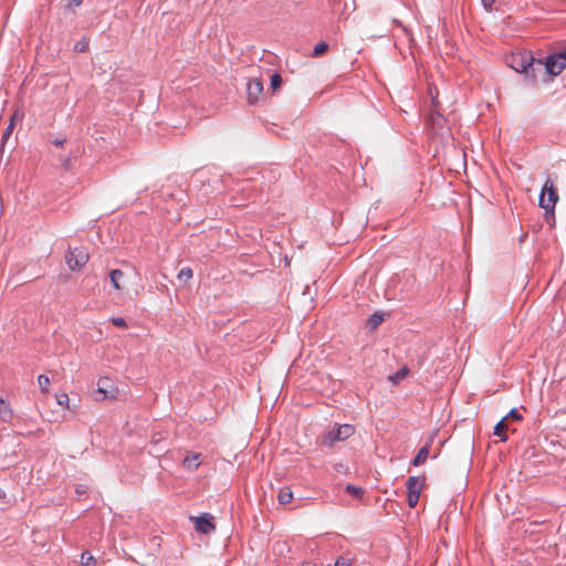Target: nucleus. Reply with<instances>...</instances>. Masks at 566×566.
Masks as SVG:
<instances>
[{"instance_id": "1", "label": "nucleus", "mask_w": 566, "mask_h": 566, "mask_svg": "<svg viewBox=\"0 0 566 566\" xmlns=\"http://www.w3.org/2000/svg\"><path fill=\"white\" fill-rule=\"evenodd\" d=\"M506 64L531 81H535L538 73L543 72V61L534 59L530 51L511 53L506 57Z\"/></svg>"}, {"instance_id": "2", "label": "nucleus", "mask_w": 566, "mask_h": 566, "mask_svg": "<svg viewBox=\"0 0 566 566\" xmlns=\"http://www.w3.org/2000/svg\"><path fill=\"white\" fill-rule=\"evenodd\" d=\"M559 199L557 187L549 177L546 179L542 191L539 193V207L545 210L546 221H554L555 219V206Z\"/></svg>"}, {"instance_id": "3", "label": "nucleus", "mask_w": 566, "mask_h": 566, "mask_svg": "<svg viewBox=\"0 0 566 566\" xmlns=\"http://www.w3.org/2000/svg\"><path fill=\"white\" fill-rule=\"evenodd\" d=\"M355 433V427L348 423L342 426H333L328 428L322 436V443L333 447L337 441H345Z\"/></svg>"}, {"instance_id": "4", "label": "nucleus", "mask_w": 566, "mask_h": 566, "mask_svg": "<svg viewBox=\"0 0 566 566\" xmlns=\"http://www.w3.org/2000/svg\"><path fill=\"white\" fill-rule=\"evenodd\" d=\"M407 486V500L410 507H415L418 504L420 493L426 486V476H409L406 483Z\"/></svg>"}, {"instance_id": "5", "label": "nucleus", "mask_w": 566, "mask_h": 566, "mask_svg": "<svg viewBox=\"0 0 566 566\" xmlns=\"http://www.w3.org/2000/svg\"><path fill=\"white\" fill-rule=\"evenodd\" d=\"M566 67V53L558 52L555 54H551L546 57V61L543 62V72L549 75H558Z\"/></svg>"}, {"instance_id": "6", "label": "nucleus", "mask_w": 566, "mask_h": 566, "mask_svg": "<svg viewBox=\"0 0 566 566\" xmlns=\"http://www.w3.org/2000/svg\"><path fill=\"white\" fill-rule=\"evenodd\" d=\"M87 261L88 253L81 248L70 249L65 255V262L72 271L83 269Z\"/></svg>"}, {"instance_id": "7", "label": "nucleus", "mask_w": 566, "mask_h": 566, "mask_svg": "<svg viewBox=\"0 0 566 566\" xmlns=\"http://www.w3.org/2000/svg\"><path fill=\"white\" fill-rule=\"evenodd\" d=\"M195 530L202 534H211L216 530L214 517L209 513H203L200 516H191Z\"/></svg>"}, {"instance_id": "8", "label": "nucleus", "mask_w": 566, "mask_h": 566, "mask_svg": "<svg viewBox=\"0 0 566 566\" xmlns=\"http://www.w3.org/2000/svg\"><path fill=\"white\" fill-rule=\"evenodd\" d=\"M263 96V83L261 78H251L247 83V98L250 105L256 104Z\"/></svg>"}, {"instance_id": "9", "label": "nucleus", "mask_w": 566, "mask_h": 566, "mask_svg": "<svg viewBox=\"0 0 566 566\" xmlns=\"http://www.w3.org/2000/svg\"><path fill=\"white\" fill-rule=\"evenodd\" d=\"M126 279L127 275L122 270L116 269L109 272V281L117 292H122L124 290Z\"/></svg>"}, {"instance_id": "10", "label": "nucleus", "mask_w": 566, "mask_h": 566, "mask_svg": "<svg viewBox=\"0 0 566 566\" xmlns=\"http://www.w3.org/2000/svg\"><path fill=\"white\" fill-rule=\"evenodd\" d=\"M200 458H201L200 453H196V452L189 453L182 461L184 468L189 471L196 470L200 465Z\"/></svg>"}, {"instance_id": "11", "label": "nucleus", "mask_w": 566, "mask_h": 566, "mask_svg": "<svg viewBox=\"0 0 566 566\" xmlns=\"http://www.w3.org/2000/svg\"><path fill=\"white\" fill-rule=\"evenodd\" d=\"M13 417V411L10 405L3 397H0V420L2 422H10Z\"/></svg>"}, {"instance_id": "12", "label": "nucleus", "mask_w": 566, "mask_h": 566, "mask_svg": "<svg viewBox=\"0 0 566 566\" xmlns=\"http://www.w3.org/2000/svg\"><path fill=\"white\" fill-rule=\"evenodd\" d=\"M429 452H430V444L427 443L424 447H422L418 451L417 455L413 458L412 465L419 467V465L423 464L429 457Z\"/></svg>"}, {"instance_id": "13", "label": "nucleus", "mask_w": 566, "mask_h": 566, "mask_svg": "<svg viewBox=\"0 0 566 566\" xmlns=\"http://www.w3.org/2000/svg\"><path fill=\"white\" fill-rule=\"evenodd\" d=\"M507 421L503 418L501 421H499L494 428V436L500 437L501 441H506V431L509 429V426L506 423Z\"/></svg>"}, {"instance_id": "14", "label": "nucleus", "mask_w": 566, "mask_h": 566, "mask_svg": "<svg viewBox=\"0 0 566 566\" xmlns=\"http://www.w3.org/2000/svg\"><path fill=\"white\" fill-rule=\"evenodd\" d=\"M293 499V492L290 488H282L279 492L277 500L281 504H287Z\"/></svg>"}, {"instance_id": "15", "label": "nucleus", "mask_w": 566, "mask_h": 566, "mask_svg": "<svg viewBox=\"0 0 566 566\" xmlns=\"http://www.w3.org/2000/svg\"><path fill=\"white\" fill-rule=\"evenodd\" d=\"M21 118H22V116L19 113H14L12 115L10 124L8 125V127L6 128V130H4L3 135H2V140L3 142L7 140L10 137V135H11L13 128H14V120L21 119Z\"/></svg>"}, {"instance_id": "16", "label": "nucleus", "mask_w": 566, "mask_h": 566, "mask_svg": "<svg viewBox=\"0 0 566 566\" xmlns=\"http://www.w3.org/2000/svg\"><path fill=\"white\" fill-rule=\"evenodd\" d=\"M80 562L83 566H95L96 565V558L90 552H83L81 554Z\"/></svg>"}, {"instance_id": "17", "label": "nucleus", "mask_w": 566, "mask_h": 566, "mask_svg": "<svg viewBox=\"0 0 566 566\" xmlns=\"http://www.w3.org/2000/svg\"><path fill=\"white\" fill-rule=\"evenodd\" d=\"M327 50H328V44L324 41H321L314 46L313 56L318 57V56L323 55L324 53H326Z\"/></svg>"}, {"instance_id": "18", "label": "nucleus", "mask_w": 566, "mask_h": 566, "mask_svg": "<svg viewBox=\"0 0 566 566\" xmlns=\"http://www.w3.org/2000/svg\"><path fill=\"white\" fill-rule=\"evenodd\" d=\"M38 384L40 386V389L43 394L49 392V386H50V378L45 375H40L38 377Z\"/></svg>"}, {"instance_id": "19", "label": "nucleus", "mask_w": 566, "mask_h": 566, "mask_svg": "<svg viewBox=\"0 0 566 566\" xmlns=\"http://www.w3.org/2000/svg\"><path fill=\"white\" fill-rule=\"evenodd\" d=\"M345 491L354 497L360 499L364 495V490L359 486L348 484Z\"/></svg>"}, {"instance_id": "20", "label": "nucleus", "mask_w": 566, "mask_h": 566, "mask_svg": "<svg viewBox=\"0 0 566 566\" xmlns=\"http://www.w3.org/2000/svg\"><path fill=\"white\" fill-rule=\"evenodd\" d=\"M193 273L190 268H182L178 273V280L180 281H189L192 277Z\"/></svg>"}, {"instance_id": "21", "label": "nucleus", "mask_w": 566, "mask_h": 566, "mask_svg": "<svg viewBox=\"0 0 566 566\" xmlns=\"http://www.w3.org/2000/svg\"><path fill=\"white\" fill-rule=\"evenodd\" d=\"M55 399H56L57 405L70 409V406H69L70 398H69L67 394H65V392L57 394L55 396Z\"/></svg>"}, {"instance_id": "22", "label": "nucleus", "mask_w": 566, "mask_h": 566, "mask_svg": "<svg viewBox=\"0 0 566 566\" xmlns=\"http://www.w3.org/2000/svg\"><path fill=\"white\" fill-rule=\"evenodd\" d=\"M271 88L273 92H275L276 90H279L282 85V77L280 74L275 73L271 76Z\"/></svg>"}, {"instance_id": "23", "label": "nucleus", "mask_w": 566, "mask_h": 566, "mask_svg": "<svg viewBox=\"0 0 566 566\" xmlns=\"http://www.w3.org/2000/svg\"><path fill=\"white\" fill-rule=\"evenodd\" d=\"M408 368L407 367H403L401 368L400 370H398L395 375L390 376L389 379L392 381V382H398L399 380H401L402 378L406 377V375L408 374Z\"/></svg>"}, {"instance_id": "24", "label": "nucleus", "mask_w": 566, "mask_h": 566, "mask_svg": "<svg viewBox=\"0 0 566 566\" xmlns=\"http://www.w3.org/2000/svg\"><path fill=\"white\" fill-rule=\"evenodd\" d=\"M88 43L87 39H82L75 44L74 49L78 52H85L88 50Z\"/></svg>"}, {"instance_id": "25", "label": "nucleus", "mask_w": 566, "mask_h": 566, "mask_svg": "<svg viewBox=\"0 0 566 566\" xmlns=\"http://www.w3.org/2000/svg\"><path fill=\"white\" fill-rule=\"evenodd\" d=\"M381 322H382V316L374 314L369 318L368 324L370 325L371 328H376Z\"/></svg>"}, {"instance_id": "26", "label": "nucleus", "mask_w": 566, "mask_h": 566, "mask_svg": "<svg viewBox=\"0 0 566 566\" xmlns=\"http://www.w3.org/2000/svg\"><path fill=\"white\" fill-rule=\"evenodd\" d=\"M504 419H505L506 421H509V420H511V419L518 421V420H521V419H522V415H521L516 409H512V410L507 413V416H505V417H504Z\"/></svg>"}, {"instance_id": "27", "label": "nucleus", "mask_w": 566, "mask_h": 566, "mask_svg": "<svg viewBox=\"0 0 566 566\" xmlns=\"http://www.w3.org/2000/svg\"><path fill=\"white\" fill-rule=\"evenodd\" d=\"M111 321L117 327H120V328L127 327L126 321L123 317H113Z\"/></svg>"}, {"instance_id": "28", "label": "nucleus", "mask_w": 566, "mask_h": 566, "mask_svg": "<svg viewBox=\"0 0 566 566\" xmlns=\"http://www.w3.org/2000/svg\"><path fill=\"white\" fill-rule=\"evenodd\" d=\"M350 563H349V559L347 558H344V557H338L335 562V565L334 566H349Z\"/></svg>"}, {"instance_id": "29", "label": "nucleus", "mask_w": 566, "mask_h": 566, "mask_svg": "<svg viewBox=\"0 0 566 566\" xmlns=\"http://www.w3.org/2000/svg\"><path fill=\"white\" fill-rule=\"evenodd\" d=\"M105 381H106V379H101L98 381V391L103 392L104 397L106 398V397H108V395L106 394V389L102 386Z\"/></svg>"}, {"instance_id": "30", "label": "nucleus", "mask_w": 566, "mask_h": 566, "mask_svg": "<svg viewBox=\"0 0 566 566\" xmlns=\"http://www.w3.org/2000/svg\"><path fill=\"white\" fill-rule=\"evenodd\" d=\"M495 0H482V3L485 9L490 10L492 6L494 4Z\"/></svg>"}, {"instance_id": "31", "label": "nucleus", "mask_w": 566, "mask_h": 566, "mask_svg": "<svg viewBox=\"0 0 566 566\" xmlns=\"http://www.w3.org/2000/svg\"><path fill=\"white\" fill-rule=\"evenodd\" d=\"M70 4L74 7H80L82 4V0H71Z\"/></svg>"}, {"instance_id": "32", "label": "nucleus", "mask_w": 566, "mask_h": 566, "mask_svg": "<svg viewBox=\"0 0 566 566\" xmlns=\"http://www.w3.org/2000/svg\"><path fill=\"white\" fill-rule=\"evenodd\" d=\"M160 439H163V437H161L160 434H158V437H157V436H154L151 441H153L154 443H157Z\"/></svg>"}, {"instance_id": "33", "label": "nucleus", "mask_w": 566, "mask_h": 566, "mask_svg": "<svg viewBox=\"0 0 566 566\" xmlns=\"http://www.w3.org/2000/svg\"><path fill=\"white\" fill-rule=\"evenodd\" d=\"M301 566H315V565H312V564L305 563V564H302Z\"/></svg>"}]
</instances>
